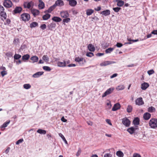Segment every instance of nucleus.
<instances>
[{
    "label": "nucleus",
    "mask_w": 157,
    "mask_h": 157,
    "mask_svg": "<svg viewBox=\"0 0 157 157\" xmlns=\"http://www.w3.org/2000/svg\"><path fill=\"white\" fill-rule=\"evenodd\" d=\"M149 125L151 128H155L157 127V119L152 118L149 121Z\"/></svg>",
    "instance_id": "obj_1"
},
{
    "label": "nucleus",
    "mask_w": 157,
    "mask_h": 157,
    "mask_svg": "<svg viewBox=\"0 0 157 157\" xmlns=\"http://www.w3.org/2000/svg\"><path fill=\"white\" fill-rule=\"evenodd\" d=\"M3 5L5 7L9 8L12 6L13 4L10 0H4Z\"/></svg>",
    "instance_id": "obj_2"
},
{
    "label": "nucleus",
    "mask_w": 157,
    "mask_h": 157,
    "mask_svg": "<svg viewBox=\"0 0 157 157\" xmlns=\"http://www.w3.org/2000/svg\"><path fill=\"white\" fill-rule=\"evenodd\" d=\"M21 17L22 20L25 21L29 20L30 19V15L27 13H24L22 14Z\"/></svg>",
    "instance_id": "obj_3"
},
{
    "label": "nucleus",
    "mask_w": 157,
    "mask_h": 157,
    "mask_svg": "<svg viewBox=\"0 0 157 157\" xmlns=\"http://www.w3.org/2000/svg\"><path fill=\"white\" fill-rule=\"evenodd\" d=\"M114 87H111L107 89L102 94V97L104 98L107 95L111 94L114 90Z\"/></svg>",
    "instance_id": "obj_4"
},
{
    "label": "nucleus",
    "mask_w": 157,
    "mask_h": 157,
    "mask_svg": "<svg viewBox=\"0 0 157 157\" xmlns=\"http://www.w3.org/2000/svg\"><path fill=\"white\" fill-rule=\"evenodd\" d=\"M122 123L126 127H128L130 124V121L128 119L126 118L122 119Z\"/></svg>",
    "instance_id": "obj_5"
},
{
    "label": "nucleus",
    "mask_w": 157,
    "mask_h": 157,
    "mask_svg": "<svg viewBox=\"0 0 157 157\" xmlns=\"http://www.w3.org/2000/svg\"><path fill=\"white\" fill-rule=\"evenodd\" d=\"M61 16L63 18H67L69 16V14L67 11H62L60 13Z\"/></svg>",
    "instance_id": "obj_6"
},
{
    "label": "nucleus",
    "mask_w": 157,
    "mask_h": 157,
    "mask_svg": "<svg viewBox=\"0 0 157 157\" xmlns=\"http://www.w3.org/2000/svg\"><path fill=\"white\" fill-rule=\"evenodd\" d=\"M136 104L139 105H141L144 104V102L141 97L137 98L135 101Z\"/></svg>",
    "instance_id": "obj_7"
},
{
    "label": "nucleus",
    "mask_w": 157,
    "mask_h": 157,
    "mask_svg": "<svg viewBox=\"0 0 157 157\" xmlns=\"http://www.w3.org/2000/svg\"><path fill=\"white\" fill-rule=\"evenodd\" d=\"M22 10V8L21 7L17 6L13 12V14L20 13Z\"/></svg>",
    "instance_id": "obj_8"
},
{
    "label": "nucleus",
    "mask_w": 157,
    "mask_h": 157,
    "mask_svg": "<svg viewBox=\"0 0 157 157\" xmlns=\"http://www.w3.org/2000/svg\"><path fill=\"white\" fill-rule=\"evenodd\" d=\"M54 5L56 7V6H63L64 3L62 0H57L56 1Z\"/></svg>",
    "instance_id": "obj_9"
},
{
    "label": "nucleus",
    "mask_w": 157,
    "mask_h": 157,
    "mask_svg": "<svg viewBox=\"0 0 157 157\" xmlns=\"http://www.w3.org/2000/svg\"><path fill=\"white\" fill-rule=\"evenodd\" d=\"M115 62L114 61H105L103 63H101L100 64V65L101 66H106L108 65L112 64L115 63Z\"/></svg>",
    "instance_id": "obj_10"
},
{
    "label": "nucleus",
    "mask_w": 157,
    "mask_h": 157,
    "mask_svg": "<svg viewBox=\"0 0 157 157\" xmlns=\"http://www.w3.org/2000/svg\"><path fill=\"white\" fill-rule=\"evenodd\" d=\"M39 5L38 7L40 9H42L44 8L45 4L42 0H39Z\"/></svg>",
    "instance_id": "obj_11"
},
{
    "label": "nucleus",
    "mask_w": 157,
    "mask_h": 157,
    "mask_svg": "<svg viewBox=\"0 0 157 157\" xmlns=\"http://www.w3.org/2000/svg\"><path fill=\"white\" fill-rule=\"evenodd\" d=\"M121 107L119 103H117L114 105L112 108V110L113 111H116L119 109Z\"/></svg>",
    "instance_id": "obj_12"
},
{
    "label": "nucleus",
    "mask_w": 157,
    "mask_h": 157,
    "mask_svg": "<svg viewBox=\"0 0 157 157\" xmlns=\"http://www.w3.org/2000/svg\"><path fill=\"white\" fill-rule=\"evenodd\" d=\"M33 4V3L32 1L29 2H25L24 3V6L25 8L29 9L31 7V5Z\"/></svg>",
    "instance_id": "obj_13"
},
{
    "label": "nucleus",
    "mask_w": 157,
    "mask_h": 157,
    "mask_svg": "<svg viewBox=\"0 0 157 157\" xmlns=\"http://www.w3.org/2000/svg\"><path fill=\"white\" fill-rule=\"evenodd\" d=\"M31 12L34 17L39 15L40 13L39 10L36 9H33L31 10Z\"/></svg>",
    "instance_id": "obj_14"
},
{
    "label": "nucleus",
    "mask_w": 157,
    "mask_h": 157,
    "mask_svg": "<svg viewBox=\"0 0 157 157\" xmlns=\"http://www.w3.org/2000/svg\"><path fill=\"white\" fill-rule=\"evenodd\" d=\"M151 117V115L148 113H146L144 114L143 117L145 120H148Z\"/></svg>",
    "instance_id": "obj_15"
},
{
    "label": "nucleus",
    "mask_w": 157,
    "mask_h": 157,
    "mask_svg": "<svg viewBox=\"0 0 157 157\" xmlns=\"http://www.w3.org/2000/svg\"><path fill=\"white\" fill-rule=\"evenodd\" d=\"M87 47L89 51H90L94 52L95 51V48L94 46L91 44H89Z\"/></svg>",
    "instance_id": "obj_16"
},
{
    "label": "nucleus",
    "mask_w": 157,
    "mask_h": 157,
    "mask_svg": "<svg viewBox=\"0 0 157 157\" xmlns=\"http://www.w3.org/2000/svg\"><path fill=\"white\" fill-rule=\"evenodd\" d=\"M149 86L148 83L146 82H144L141 84V88L143 90H145Z\"/></svg>",
    "instance_id": "obj_17"
},
{
    "label": "nucleus",
    "mask_w": 157,
    "mask_h": 157,
    "mask_svg": "<svg viewBox=\"0 0 157 157\" xmlns=\"http://www.w3.org/2000/svg\"><path fill=\"white\" fill-rule=\"evenodd\" d=\"M69 2V5L71 6H75L77 4V1L75 0H70Z\"/></svg>",
    "instance_id": "obj_18"
},
{
    "label": "nucleus",
    "mask_w": 157,
    "mask_h": 157,
    "mask_svg": "<svg viewBox=\"0 0 157 157\" xmlns=\"http://www.w3.org/2000/svg\"><path fill=\"white\" fill-rule=\"evenodd\" d=\"M110 12L109 10H105L101 12V14L104 15L105 16H108L110 14Z\"/></svg>",
    "instance_id": "obj_19"
},
{
    "label": "nucleus",
    "mask_w": 157,
    "mask_h": 157,
    "mask_svg": "<svg viewBox=\"0 0 157 157\" xmlns=\"http://www.w3.org/2000/svg\"><path fill=\"white\" fill-rule=\"evenodd\" d=\"M83 58H79V57H76L75 58V61L79 63L80 65H81L83 64V63H81L80 62L82 61L83 60Z\"/></svg>",
    "instance_id": "obj_20"
},
{
    "label": "nucleus",
    "mask_w": 157,
    "mask_h": 157,
    "mask_svg": "<svg viewBox=\"0 0 157 157\" xmlns=\"http://www.w3.org/2000/svg\"><path fill=\"white\" fill-rule=\"evenodd\" d=\"M133 124L135 125H138L140 124V120L138 117H136L134 118L133 121Z\"/></svg>",
    "instance_id": "obj_21"
},
{
    "label": "nucleus",
    "mask_w": 157,
    "mask_h": 157,
    "mask_svg": "<svg viewBox=\"0 0 157 157\" xmlns=\"http://www.w3.org/2000/svg\"><path fill=\"white\" fill-rule=\"evenodd\" d=\"M43 73L44 72L42 71L38 72L33 74V77L34 78H38L43 75Z\"/></svg>",
    "instance_id": "obj_22"
},
{
    "label": "nucleus",
    "mask_w": 157,
    "mask_h": 157,
    "mask_svg": "<svg viewBox=\"0 0 157 157\" xmlns=\"http://www.w3.org/2000/svg\"><path fill=\"white\" fill-rule=\"evenodd\" d=\"M57 66L59 67H65L66 66V63L65 61L63 62H59L57 63Z\"/></svg>",
    "instance_id": "obj_23"
},
{
    "label": "nucleus",
    "mask_w": 157,
    "mask_h": 157,
    "mask_svg": "<svg viewBox=\"0 0 157 157\" xmlns=\"http://www.w3.org/2000/svg\"><path fill=\"white\" fill-rule=\"evenodd\" d=\"M52 20L56 22H59L62 21V19L59 17H54Z\"/></svg>",
    "instance_id": "obj_24"
},
{
    "label": "nucleus",
    "mask_w": 157,
    "mask_h": 157,
    "mask_svg": "<svg viewBox=\"0 0 157 157\" xmlns=\"http://www.w3.org/2000/svg\"><path fill=\"white\" fill-rule=\"evenodd\" d=\"M38 59V57L36 56H32L30 58V59L33 61V63L37 62Z\"/></svg>",
    "instance_id": "obj_25"
},
{
    "label": "nucleus",
    "mask_w": 157,
    "mask_h": 157,
    "mask_svg": "<svg viewBox=\"0 0 157 157\" xmlns=\"http://www.w3.org/2000/svg\"><path fill=\"white\" fill-rule=\"evenodd\" d=\"M56 6H55L54 4L52 6H50L48 9L46 11H45V12H48V13H51L52 11L55 8Z\"/></svg>",
    "instance_id": "obj_26"
},
{
    "label": "nucleus",
    "mask_w": 157,
    "mask_h": 157,
    "mask_svg": "<svg viewBox=\"0 0 157 157\" xmlns=\"http://www.w3.org/2000/svg\"><path fill=\"white\" fill-rule=\"evenodd\" d=\"M127 131H128L130 134H132L135 131V128L133 127H131L130 128H128L127 130Z\"/></svg>",
    "instance_id": "obj_27"
},
{
    "label": "nucleus",
    "mask_w": 157,
    "mask_h": 157,
    "mask_svg": "<svg viewBox=\"0 0 157 157\" xmlns=\"http://www.w3.org/2000/svg\"><path fill=\"white\" fill-rule=\"evenodd\" d=\"M56 24L55 23L52 22L50 24L48 25V27L49 29L51 30H52V29L53 28H55L56 27Z\"/></svg>",
    "instance_id": "obj_28"
},
{
    "label": "nucleus",
    "mask_w": 157,
    "mask_h": 157,
    "mask_svg": "<svg viewBox=\"0 0 157 157\" xmlns=\"http://www.w3.org/2000/svg\"><path fill=\"white\" fill-rule=\"evenodd\" d=\"M94 10L91 9H88L86 11V14L87 15L90 16L93 13Z\"/></svg>",
    "instance_id": "obj_29"
},
{
    "label": "nucleus",
    "mask_w": 157,
    "mask_h": 157,
    "mask_svg": "<svg viewBox=\"0 0 157 157\" xmlns=\"http://www.w3.org/2000/svg\"><path fill=\"white\" fill-rule=\"evenodd\" d=\"M116 155L119 157H123L124 156V153L120 151H117L116 152Z\"/></svg>",
    "instance_id": "obj_30"
},
{
    "label": "nucleus",
    "mask_w": 157,
    "mask_h": 157,
    "mask_svg": "<svg viewBox=\"0 0 157 157\" xmlns=\"http://www.w3.org/2000/svg\"><path fill=\"white\" fill-rule=\"evenodd\" d=\"M51 15L49 14H46L42 17V18L44 20H46L49 18L50 17Z\"/></svg>",
    "instance_id": "obj_31"
},
{
    "label": "nucleus",
    "mask_w": 157,
    "mask_h": 157,
    "mask_svg": "<svg viewBox=\"0 0 157 157\" xmlns=\"http://www.w3.org/2000/svg\"><path fill=\"white\" fill-rule=\"evenodd\" d=\"M114 49V48H109L107 49H106L105 50V53L106 54L107 53H111Z\"/></svg>",
    "instance_id": "obj_32"
},
{
    "label": "nucleus",
    "mask_w": 157,
    "mask_h": 157,
    "mask_svg": "<svg viewBox=\"0 0 157 157\" xmlns=\"http://www.w3.org/2000/svg\"><path fill=\"white\" fill-rule=\"evenodd\" d=\"M148 111L150 113L154 112L155 111V109L154 107H150L148 108Z\"/></svg>",
    "instance_id": "obj_33"
},
{
    "label": "nucleus",
    "mask_w": 157,
    "mask_h": 157,
    "mask_svg": "<svg viewBox=\"0 0 157 157\" xmlns=\"http://www.w3.org/2000/svg\"><path fill=\"white\" fill-rule=\"evenodd\" d=\"M125 88V87L123 85H120L117 86L116 88V89L117 90L119 91L122 90H124Z\"/></svg>",
    "instance_id": "obj_34"
},
{
    "label": "nucleus",
    "mask_w": 157,
    "mask_h": 157,
    "mask_svg": "<svg viewBox=\"0 0 157 157\" xmlns=\"http://www.w3.org/2000/svg\"><path fill=\"white\" fill-rule=\"evenodd\" d=\"M37 132L40 134H45L46 133V132L45 130H43L42 129H38L37 131Z\"/></svg>",
    "instance_id": "obj_35"
},
{
    "label": "nucleus",
    "mask_w": 157,
    "mask_h": 157,
    "mask_svg": "<svg viewBox=\"0 0 157 157\" xmlns=\"http://www.w3.org/2000/svg\"><path fill=\"white\" fill-rule=\"evenodd\" d=\"M132 110V105H129L128 106L127 108V112L128 113L131 112Z\"/></svg>",
    "instance_id": "obj_36"
},
{
    "label": "nucleus",
    "mask_w": 157,
    "mask_h": 157,
    "mask_svg": "<svg viewBox=\"0 0 157 157\" xmlns=\"http://www.w3.org/2000/svg\"><path fill=\"white\" fill-rule=\"evenodd\" d=\"M38 25V24L36 22H33L30 24V27L31 28L35 27Z\"/></svg>",
    "instance_id": "obj_37"
},
{
    "label": "nucleus",
    "mask_w": 157,
    "mask_h": 157,
    "mask_svg": "<svg viewBox=\"0 0 157 157\" xmlns=\"http://www.w3.org/2000/svg\"><path fill=\"white\" fill-rule=\"evenodd\" d=\"M124 4V2L122 0H119L117 3V5L118 6L121 7Z\"/></svg>",
    "instance_id": "obj_38"
},
{
    "label": "nucleus",
    "mask_w": 157,
    "mask_h": 157,
    "mask_svg": "<svg viewBox=\"0 0 157 157\" xmlns=\"http://www.w3.org/2000/svg\"><path fill=\"white\" fill-rule=\"evenodd\" d=\"M30 56L28 54L22 56V59L23 60H27L29 59Z\"/></svg>",
    "instance_id": "obj_39"
},
{
    "label": "nucleus",
    "mask_w": 157,
    "mask_h": 157,
    "mask_svg": "<svg viewBox=\"0 0 157 157\" xmlns=\"http://www.w3.org/2000/svg\"><path fill=\"white\" fill-rule=\"evenodd\" d=\"M10 121H7V122L4 123L1 126V128H4L6 127L10 123Z\"/></svg>",
    "instance_id": "obj_40"
},
{
    "label": "nucleus",
    "mask_w": 157,
    "mask_h": 157,
    "mask_svg": "<svg viewBox=\"0 0 157 157\" xmlns=\"http://www.w3.org/2000/svg\"><path fill=\"white\" fill-rule=\"evenodd\" d=\"M59 136H60L62 138V139H63V140L64 141L65 143L66 144H67V142L64 136L63 135V134L61 133H59Z\"/></svg>",
    "instance_id": "obj_41"
},
{
    "label": "nucleus",
    "mask_w": 157,
    "mask_h": 157,
    "mask_svg": "<svg viewBox=\"0 0 157 157\" xmlns=\"http://www.w3.org/2000/svg\"><path fill=\"white\" fill-rule=\"evenodd\" d=\"M65 18L63 19V24L64 25L65 24V23H67L69 22H70L71 20L69 18H68V17H67V18Z\"/></svg>",
    "instance_id": "obj_42"
},
{
    "label": "nucleus",
    "mask_w": 157,
    "mask_h": 157,
    "mask_svg": "<svg viewBox=\"0 0 157 157\" xmlns=\"http://www.w3.org/2000/svg\"><path fill=\"white\" fill-rule=\"evenodd\" d=\"M31 87V86L29 84H25L24 85L23 87L26 89H28L30 88Z\"/></svg>",
    "instance_id": "obj_43"
},
{
    "label": "nucleus",
    "mask_w": 157,
    "mask_h": 157,
    "mask_svg": "<svg viewBox=\"0 0 157 157\" xmlns=\"http://www.w3.org/2000/svg\"><path fill=\"white\" fill-rule=\"evenodd\" d=\"M1 16L3 17L4 19H6L7 16L6 13L4 12V11H2V12L0 13Z\"/></svg>",
    "instance_id": "obj_44"
},
{
    "label": "nucleus",
    "mask_w": 157,
    "mask_h": 157,
    "mask_svg": "<svg viewBox=\"0 0 157 157\" xmlns=\"http://www.w3.org/2000/svg\"><path fill=\"white\" fill-rule=\"evenodd\" d=\"M43 68L44 70L47 71H49L51 70V68L48 66H44L43 67Z\"/></svg>",
    "instance_id": "obj_45"
},
{
    "label": "nucleus",
    "mask_w": 157,
    "mask_h": 157,
    "mask_svg": "<svg viewBox=\"0 0 157 157\" xmlns=\"http://www.w3.org/2000/svg\"><path fill=\"white\" fill-rule=\"evenodd\" d=\"M86 55L88 57H91L94 56V55L93 53L89 52L86 53Z\"/></svg>",
    "instance_id": "obj_46"
},
{
    "label": "nucleus",
    "mask_w": 157,
    "mask_h": 157,
    "mask_svg": "<svg viewBox=\"0 0 157 157\" xmlns=\"http://www.w3.org/2000/svg\"><path fill=\"white\" fill-rule=\"evenodd\" d=\"M42 59L46 62L49 61V58L46 55H44L42 57Z\"/></svg>",
    "instance_id": "obj_47"
},
{
    "label": "nucleus",
    "mask_w": 157,
    "mask_h": 157,
    "mask_svg": "<svg viewBox=\"0 0 157 157\" xmlns=\"http://www.w3.org/2000/svg\"><path fill=\"white\" fill-rule=\"evenodd\" d=\"M21 57V56L19 55L15 54L14 56V59H18Z\"/></svg>",
    "instance_id": "obj_48"
},
{
    "label": "nucleus",
    "mask_w": 157,
    "mask_h": 157,
    "mask_svg": "<svg viewBox=\"0 0 157 157\" xmlns=\"http://www.w3.org/2000/svg\"><path fill=\"white\" fill-rule=\"evenodd\" d=\"M121 9V8L119 7L113 8V10L116 12H118Z\"/></svg>",
    "instance_id": "obj_49"
},
{
    "label": "nucleus",
    "mask_w": 157,
    "mask_h": 157,
    "mask_svg": "<svg viewBox=\"0 0 157 157\" xmlns=\"http://www.w3.org/2000/svg\"><path fill=\"white\" fill-rule=\"evenodd\" d=\"M19 42V39L18 38L15 39L13 40V43L15 44H17Z\"/></svg>",
    "instance_id": "obj_50"
},
{
    "label": "nucleus",
    "mask_w": 157,
    "mask_h": 157,
    "mask_svg": "<svg viewBox=\"0 0 157 157\" xmlns=\"http://www.w3.org/2000/svg\"><path fill=\"white\" fill-rule=\"evenodd\" d=\"M46 25L45 24H43L40 26V28L42 30H44L46 29Z\"/></svg>",
    "instance_id": "obj_51"
},
{
    "label": "nucleus",
    "mask_w": 157,
    "mask_h": 157,
    "mask_svg": "<svg viewBox=\"0 0 157 157\" xmlns=\"http://www.w3.org/2000/svg\"><path fill=\"white\" fill-rule=\"evenodd\" d=\"M154 73V71L153 70H151L147 71V73L149 75H150Z\"/></svg>",
    "instance_id": "obj_52"
},
{
    "label": "nucleus",
    "mask_w": 157,
    "mask_h": 157,
    "mask_svg": "<svg viewBox=\"0 0 157 157\" xmlns=\"http://www.w3.org/2000/svg\"><path fill=\"white\" fill-rule=\"evenodd\" d=\"M10 20L9 19H7L5 22V24L6 25H9L10 23Z\"/></svg>",
    "instance_id": "obj_53"
},
{
    "label": "nucleus",
    "mask_w": 157,
    "mask_h": 157,
    "mask_svg": "<svg viewBox=\"0 0 157 157\" xmlns=\"http://www.w3.org/2000/svg\"><path fill=\"white\" fill-rule=\"evenodd\" d=\"M81 152V148H79L78 151L76 154V156H78L80 155Z\"/></svg>",
    "instance_id": "obj_54"
},
{
    "label": "nucleus",
    "mask_w": 157,
    "mask_h": 157,
    "mask_svg": "<svg viewBox=\"0 0 157 157\" xmlns=\"http://www.w3.org/2000/svg\"><path fill=\"white\" fill-rule=\"evenodd\" d=\"M1 74L2 77L7 74L6 71H2L1 72Z\"/></svg>",
    "instance_id": "obj_55"
},
{
    "label": "nucleus",
    "mask_w": 157,
    "mask_h": 157,
    "mask_svg": "<svg viewBox=\"0 0 157 157\" xmlns=\"http://www.w3.org/2000/svg\"><path fill=\"white\" fill-rule=\"evenodd\" d=\"M109 46V44L108 43H105L103 44V48H105L108 47Z\"/></svg>",
    "instance_id": "obj_56"
},
{
    "label": "nucleus",
    "mask_w": 157,
    "mask_h": 157,
    "mask_svg": "<svg viewBox=\"0 0 157 157\" xmlns=\"http://www.w3.org/2000/svg\"><path fill=\"white\" fill-rule=\"evenodd\" d=\"M118 48H120L123 46V44L120 43H117L115 45Z\"/></svg>",
    "instance_id": "obj_57"
},
{
    "label": "nucleus",
    "mask_w": 157,
    "mask_h": 157,
    "mask_svg": "<svg viewBox=\"0 0 157 157\" xmlns=\"http://www.w3.org/2000/svg\"><path fill=\"white\" fill-rule=\"evenodd\" d=\"M23 139H20L19 140L17 141L16 142V144L17 145L19 144L20 143H22L23 141Z\"/></svg>",
    "instance_id": "obj_58"
},
{
    "label": "nucleus",
    "mask_w": 157,
    "mask_h": 157,
    "mask_svg": "<svg viewBox=\"0 0 157 157\" xmlns=\"http://www.w3.org/2000/svg\"><path fill=\"white\" fill-rule=\"evenodd\" d=\"M6 56L9 57H11L12 55V53L11 52H9L6 53Z\"/></svg>",
    "instance_id": "obj_59"
},
{
    "label": "nucleus",
    "mask_w": 157,
    "mask_h": 157,
    "mask_svg": "<svg viewBox=\"0 0 157 157\" xmlns=\"http://www.w3.org/2000/svg\"><path fill=\"white\" fill-rule=\"evenodd\" d=\"M104 157H112V155L110 153H106L104 155Z\"/></svg>",
    "instance_id": "obj_60"
},
{
    "label": "nucleus",
    "mask_w": 157,
    "mask_h": 157,
    "mask_svg": "<svg viewBox=\"0 0 157 157\" xmlns=\"http://www.w3.org/2000/svg\"><path fill=\"white\" fill-rule=\"evenodd\" d=\"M4 7L0 5V13L2 12V11H4Z\"/></svg>",
    "instance_id": "obj_61"
},
{
    "label": "nucleus",
    "mask_w": 157,
    "mask_h": 157,
    "mask_svg": "<svg viewBox=\"0 0 157 157\" xmlns=\"http://www.w3.org/2000/svg\"><path fill=\"white\" fill-rule=\"evenodd\" d=\"M133 157H141V156L140 154L136 153L133 154Z\"/></svg>",
    "instance_id": "obj_62"
},
{
    "label": "nucleus",
    "mask_w": 157,
    "mask_h": 157,
    "mask_svg": "<svg viewBox=\"0 0 157 157\" xmlns=\"http://www.w3.org/2000/svg\"><path fill=\"white\" fill-rule=\"evenodd\" d=\"M26 47V46L25 45V44L22 45H21V46L20 47V49L21 50H23L24 49H25Z\"/></svg>",
    "instance_id": "obj_63"
},
{
    "label": "nucleus",
    "mask_w": 157,
    "mask_h": 157,
    "mask_svg": "<svg viewBox=\"0 0 157 157\" xmlns=\"http://www.w3.org/2000/svg\"><path fill=\"white\" fill-rule=\"evenodd\" d=\"M106 122L110 125H112V123L111 122L110 120L109 119H107L106 120Z\"/></svg>",
    "instance_id": "obj_64"
}]
</instances>
